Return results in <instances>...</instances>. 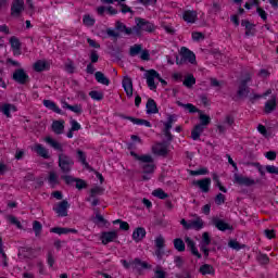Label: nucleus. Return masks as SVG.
Returning <instances> with one entry per match:
<instances>
[{"label":"nucleus","instance_id":"nucleus-42","mask_svg":"<svg viewBox=\"0 0 278 278\" xmlns=\"http://www.w3.org/2000/svg\"><path fill=\"white\" fill-rule=\"evenodd\" d=\"M10 45H11L12 49H14L15 51L21 50V40H18V38H16L14 36L11 37Z\"/></svg>","mask_w":278,"mask_h":278},{"label":"nucleus","instance_id":"nucleus-14","mask_svg":"<svg viewBox=\"0 0 278 278\" xmlns=\"http://www.w3.org/2000/svg\"><path fill=\"white\" fill-rule=\"evenodd\" d=\"M180 55L190 64H197V55L190 49L186 47L180 48Z\"/></svg>","mask_w":278,"mask_h":278},{"label":"nucleus","instance_id":"nucleus-27","mask_svg":"<svg viewBox=\"0 0 278 278\" xmlns=\"http://www.w3.org/2000/svg\"><path fill=\"white\" fill-rule=\"evenodd\" d=\"M43 105L48 110H51L52 112H55V114H64L58 104L51 100H43Z\"/></svg>","mask_w":278,"mask_h":278},{"label":"nucleus","instance_id":"nucleus-13","mask_svg":"<svg viewBox=\"0 0 278 278\" xmlns=\"http://www.w3.org/2000/svg\"><path fill=\"white\" fill-rule=\"evenodd\" d=\"M177 118L176 115H168L167 122L164 124V136L166 137L168 142L173 141V135L170 134V129H173V123H175V119Z\"/></svg>","mask_w":278,"mask_h":278},{"label":"nucleus","instance_id":"nucleus-50","mask_svg":"<svg viewBox=\"0 0 278 278\" xmlns=\"http://www.w3.org/2000/svg\"><path fill=\"white\" fill-rule=\"evenodd\" d=\"M61 179H64L65 184L67 186H73L77 181V178L71 176V175H63L61 176Z\"/></svg>","mask_w":278,"mask_h":278},{"label":"nucleus","instance_id":"nucleus-5","mask_svg":"<svg viewBox=\"0 0 278 278\" xmlns=\"http://www.w3.org/2000/svg\"><path fill=\"white\" fill-rule=\"evenodd\" d=\"M251 81V76H247L241 79L237 90L238 99H247L251 92V88L249 87V83Z\"/></svg>","mask_w":278,"mask_h":278},{"label":"nucleus","instance_id":"nucleus-21","mask_svg":"<svg viewBox=\"0 0 278 278\" xmlns=\"http://www.w3.org/2000/svg\"><path fill=\"white\" fill-rule=\"evenodd\" d=\"M146 236H147V230L142 227H138L132 232V240H135V242H142Z\"/></svg>","mask_w":278,"mask_h":278},{"label":"nucleus","instance_id":"nucleus-47","mask_svg":"<svg viewBox=\"0 0 278 278\" xmlns=\"http://www.w3.org/2000/svg\"><path fill=\"white\" fill-rule=\"evenodd\" d=\"M93 223L96 225H108V220L105 219V217H103V215H101L99 213L96 214Z\"/></svg>","mask_w":278,"mask_h":278},{"label":"nucleus","instance_id":"nucleus-18","mask_svg":"<svg viewBox=\"0 0 278 278\" xmlns=\"http://www.w3.org/2000/svg\"><path fill=\"white\" fill-rule=\"evenodd\" d=\"M116 238H118L116 231H106L101 235L102 244H110V242H114Z\"/></svg>","mask_w":278,"mask_h":278},{"label":"nucleus","instance_id":"nucleus-8","mask_svg":"<svg viewBox=\"0 0 278 278\" xmlns=\"http://www.w3.org/2000/svg\"><path fill=\"white\" fill-rule=\"evenodd\" d=\"M23 12H25V1L13 0L11 4V16H13V18H20Z\"/></svg>","mask_w":278,"mask_h":278},{"label":"nucleus","instance_id":"nucleus-22","mask_svg":"<svg viewBox=\"0 0 278 278\" xmlns=\"http://www.w3.org/2000/svg\"><path fill=\"white\" fill-rule=\"evenodd\" d=\"M152 153H154V155L165 157V155H168V148L162 143H157L152 148Z\"/></svg>","mask_w":278,"mask_h":278},{"label":"nucleus","instance_id":"nucleus-7","mask_svg":"<svg viewBox=\"0 0 278 278\" xmlns=\"http://www.w3.org/2000/svg\"><path fill=\"white\" fill-rule=\"evenodd\" d=\"M180 225H182L184 229L186 230L194 229L195 231H201V229H203L204 223L201 217H197L195 219L190 222H187L182 218L180 220Z\"/></svg>","mask_w":278,"mask_h":278},{"label":"nucleus","instance_id":"nucleus-1","mask_svg":"<svg viewBox=\"0 0 278 278\" xmlns=\"http://www.w3.org/2000/svg\"><path fill=\"white\" fill-rule=\"evenodd\" d=\"M45 142L47 144H50L54 151H59V168L61 169V173L64 175H68L73 170V166H75V161L73 160V156L64 153V147L62 143L55 141V139L51 137H46Z\"/></svg>","mask_w":278,"mask_h":278},{"label":"nucleus","instance_id":"nucleus-34","mask_svg":"<svg viewBox=\"0 0 278 278\" xmlns=\"http://www.w3.org/2000/svg\"><path fill=\"white\" fill-rule=\"evenodd\" d=\"M174 249H176L178 253H184V251H186V243L184 242V239L181 238L174 239Z\"/></svg>","mask_w":278,"mask_h":278},{"label":"nucleus","instance_id":"nucleus-12","mask_svg":"<svg viewBox=\"0 0 278 278\" xmlns=\"http://www.w3.org/2000/svg\"><path fill=\"white\" fill-rule=\"evenodd\" d=\"M122 86L124 88V91L126 92V96L131 99L134 97V80H131V77L124 76L122 80Z\"/></svg>","mask_w":278,"mask_h":278},{"label":"nucleus","instance_id":"nucleus-9","mask_svg":"<svg viewBox=\"0 0 278 278\" xmlns=\"http://www.w3.org/2000/svg\"><path fill=\"white\" fill-rule=\"evenodd\" d=\"M101 194H103V188L94 187L90 190V194L88 198H86V201L91 203L92 207H97V205H99V200L97 197H101Z\"/></svg>","mask_w":278,"mask_h":278},{"label":"nucleus","instance_id":"nucleus-52","mask_svg":"<svg viewBox=\"0 0 278 278\" xmlns=\"http://www.w3.org/2000/svg\"><path fill=\"white\" fill-rule=\"evenodd\" d=\"M48 181L51 186H58V174H55V172H50Z\"/></svg>","mask_w":278,"mask_h":278},{"label":"nucleus","instance_id":"nucleus-60","mask_svg":"<svg viewBox=\"0 0 278 278\" xmlns=\"http://www.w3.org/2000/svg\"><path fill=\"white\" fill-rule=\"evenodd\" d=\"M47 263L52 268L53 264H55V257H53V252L49 251L47 254Z\"/></svg>","mask_w":278,"mask_h":278},{"label":"nucleus","instance_id":"nucleus-51","mask_svg":"<svg viewBox=\"0 0 278 278\" xmlns=\"http://www.w3.org/2000/svg\"><path fill=\"white\" fill-rule=\"evenodd\" d=\"M51 233H58V236H63L67 233V228L53 227L50 229Z\"/></svg>","mask_w":278,"mask_h":278},{"label":"nucleus","instance_id":"nucleus-20","mask_svg":"<svg viewBox=\"0 0 278 278\" xmlns=\"http://www.w3.org/2000/svg\"><path fill=\"white\" fill-rule=\"evenodd\" d=\"M197 18H198L197 11L187 10V11H184V13H182V20L186 23L194 24V23H197Z\"/></svg>","mask_w":278,"mask_h":278},{"label":"nucleus","instance_id":"nucleus-10","mask_svg":"<svg viewBox=\"0 0 278 278\" xmlns=\"http://www.w3.org/2000/svg\"><path fill=\"white\" fill-rule=\"evenodd\" d=\"M68 207H71L68 201L63 200L53 207V212H55V214H58L59 217L64 218L68 216Z\"/></svg>","mask_w":278,"mask_h":278},{"label":"nucleus","instance_id":"nucleus-58","mask_svg":"<svg viewBox=\"0 0 278 278\" xmlns=\"http://www.w3.org/2000/svg\"><path fill=\"white\" fill-rule=\"evenodd\" d=\"M70 125H71L72 131H79V129H81V125L77 123L76 119H71Z\"/></svg>","mask_w":278,"mask_h":278},{"label":"nucleus","instance_id":"nucleus-29","mask_svg":"<svg viewBox=\"0 0 278 278\" xmlns=\"http://www.w3.org/2000/svg\"><path fill=\"white\" fill-rule=\"evenodd\" d=\"M34 151H36L40 157H43V160H49V150H47V148H45L42 144L37 143Z\"/></svg>","mask_w":278,"mask_h":278},{"label":"nucleus","instance_id":"nucleus-39","mask_svg":"<svg viewBox=\"0 0 278 278\" xmlns=\"http://www.w3.org/2000/svg\"><path fill=\"white\" fill-rule=\"evenodd\" d=\"M210 123H212V118L210 117V115L200 113V124L198 125H201V127H206V125H210Z\"/></svg>","mask_w":278,"mask_h":278},{"label":"nucleus","instance_id":"nucleus-57","mask_svg":"<svg viewBox=\"0 0 278 278\" xmlns=\"http://www.w3.org/2000/svg\"><path fill=\"white\" fill-rule=\"evenodd\" d=\"M265 170L269 173V175H278V167L275 165H266Z\"/></svg>","mask_w":278,"mask_h":278},{"label":"nucleus","instance_id":"nucleus-53","mask_svg":"<svg viewBox=\"0 0 278 278\" xmlns=\"http://www.w3.org/2000/svg\"><path fill=\"white\" fill-rule=\"evenodd\" d=\"M228 247H230V249H233L235 251H240V249H244V245H240V242H238L237 240H230L228 242Z\"/></svg>","mask_w":278,"mask_h":278},{"label":"nucleus","instance_id":"nucleus-4","mask_svg":"<svg viewBox=\"0 0 278 278\" xmlns=\"http://www.w3.org/2000/svg\"><path fill=\"white\" fill-rule=\"evenodd\" d=\"M144 75H146L147 84L150 90L157 89V85H155V79H157L162 84V86L168 85V83L164 80L163 77L160 76V73H157V71L155 70H150Z\"/></svg>","mask_w":278,"mask_h":278},{"label":"nucleus","instance_id":"nucleus-31","mask_svg":"<svg viewBox=\"0 0 278 278\" xmlns=\"http://www.w3.org/2000/svg\"><path fill=\"white\" fill-rule=\"evenodd\" d=\"M52 130L58 136H60L61 134H64V121H54L52 123Z\"/></svg>","mask_w":278,"mask_h":278},{"label":"nucleus","instance_id":"nucleus-44","mask_svg":"<svg viewBox=\"0 0 278 278\" xmlns=\"http://www.w3.org/2000/svg\"><path fill=\"white\" fill-rule=\"evenodd\" d=\"M68 110L71 112H74V114H77L78 116L84 113V108L81 106V104L71 105L68 106Z\"/></svg>","mask_w":278,"mask_h":278},{"label":"nucleus","instance_id":"nucleus-56","mask_svg":"<svg viewBox=\"0 0 278 278\" xmlns=\"http://www.w3.org/2000/svg\"><path fill=\"white\" fill-rule=\"evenodd\" d=\"M75 184H76L77 190H84V188H88V184L84 179L76 178V182Z\"/></svg>","mask_w":278,"mask_h":278},{"label":"nucleus","instance_id":"nucleus-35","mask_svg":"<svg viewBox=\"0 0 278 278\" xmlns=\"http://www.w3.org/2000/svg\"><path fill=\"white\" fill-rule=\"evenodd\" d=\"M77 161L85 166V168H90V164H88V161H86V152L81 150L76 151Z\"/></svg>","mask_w":278,"mask_h":278},{"label":"nucleus","instance_id":"nucleus-16","mask_svg":"<svg viewBox=\"0 0 278 278\" xmlns=\"http://www.w3.org/2000/svg\"><path fill=\"white\" fill-rule=\"evenodd\" d=\"M185 242L187 244V249H189L192 255L198 257V260H201V253H199V249H197V243L194 240H192L190 237H186Z\"/></svg>","mask_w":278,"mask_h":278},{"label":"nucleus","instance_id":"nucleus-3","mask_svg":"<svg viewBox=\"0 0 278 278\" xmlns=\"http://www.w3.org/2000/svg\"><path fill=\"white\" fill-rule=\"evenodd\" d=\"M142 31H148L152 34L155 31V25L144 18H136V26H134V33L136 36H141Z\"/></svg>","mask_w":278,"mask_h":278},{"label":"nucleus","instance_id":"nucleus-36","mask_svg":"<svg viewBox=\"0 0 278 278\" xmlns=\"http://www.w3.org/2000/svg\"><path fill=\"white\" fill-rule=\"evenodd\" d=\"M182 84L186 88H192V86L197 84V78H194V75L189 74L185 77V80Z\"/></svg>","mask_w":278,"mask_h":278},{"label":"nucleus","instance_id":"nucleus-48","mask_svg":"<svg viewBox=\"0 0 278 278\" xmlns=\"http://www.w3.org/2000/svg\"><path fill=\"white\" fill-rule=\"evenodd\" d=\"M8 220L11 223V225H15L17 229H23V225L16 217H14V215H9Z\"/></svg>","mask_w":278,"mask_h":278},{"label":"nucleus","instance_id":"nucleus-59","mask_svg":"<svg viewBox=\"0 0 278 278\" xmlns=\"http://www.w3.org/2000/svg\"><path fill=\"white\" fill-rule=\"evenodd\" d=\"M118 5H121V8H122V10H121L122 14H127L128 12L130 14H134V11L127 4H125L123 2H118Z\"/></svg>","mask_w":278,"mask_h":278},{"label":"nucleus","instance_id":"nucleus-28","mask_svg":"<svg viewBox=\"0 0 278 278\" xmlns=\"http://www.w3.org/2000/svg\"><path fill=\"white\" fill-rule=\"evenodd\" d=\"M176 103L179 108H184V110H186L189 114H197V112H201L192 103L184 104L181 101H177Z\"/></svg>","mask_w":278,"mask_h":278},{"label":"nucleus","instance_id":"nucleus-62","mask_svg":"<svg viewBox=\"0 0 278 278\" xmlns=\"http://www.w3.org/2000/svg\"><path fill=\"white\" fill-rule=\"evenodd\" d=\"M215 203H216V205H223V203H225V194L218 193L215 197Z\"/></svg>","mask_w":278,"mask_h":278},{"label":"nucleus","instance_id":"nucleus-46","mask_svg":"<svg viewBox=\"0 0 278 278\" xmlns=\"http://www.w3.org/2000/svg\"><path fill=\"white\" fill-rule=\"evenodd\" d=\"M33 230L35 231V236H40V233H42V224H40L38 220H35L33 223Z\"/></svg>","mask_w":278,"mask_h":278},{"label":"nucleus","instance_id":"nucleus-55","mask_svg":"<svg viewBox=\"0 0 278 278\" xmlns=\"http://www.w3.org/2000/svg\"><path fill=\"white\" fill-rule=\"evenodd\" d=\"M83 23L87 27H92L94 25V18H92L90 15H85L83 18Z\"/></svg>","mask_w":278,"mask_h":278},{"label":"nucleus","instance_id":"nucleus-63","mask_svg":"<svg viewBox=\"0 0 278 278\" xmlns=\"http://www.w3.org/2000/svg\"><path fill=\"white\" fill-rule=\"evenodd\" d=\"M90 60H91V64H97V62H99V53H97L96 50L91 51Z\"/></svg>","mask_w":278,"mask_h":278},{"label":"nucleus","instance_id":"nucleus-61","mask_svg":"<svg viewBox=\"0 0 278 278\" xmlns=\"http://www.w3.org/2000/svg\"><path fill=\"white\" fill-rule=\"evenodd\" d=\"M111 56L115 60H121V48H113L111 51Z\"/></svg>","mask_w":278,"mask_h":278},{"label":"nucleus","instance_id":"nucleus-54","mask_svg":"<svg viewBox=\"0 0 278 278\" xmlns=\"http://www.w3.org/2000/svg\"><path fill=\"white\" fill-rule=\"evenodd\" d=\"M211 243H212V239L210 238V232H203L202 241L200 244L210 247Z\"/></svg>","mask_w":278,"mask_h":278},{"label":"nucleus","instance_id":"nucleus-32","mask_svg":"<svg viewBox=\"0 0 278 278\" xmlns=\"http://www.w3.org/2000/svg\"><path fill=\"white\" fill-rule=\"evenodd\" d=\"M94 77L98 84H102L103 86H110V78H106L103 72H96Z\"/></svg>","mask_w":278,"mask_h":278},{"label":"nucleus","instance_id":"nucleus-38","mask_svg":"<svg viewBox=\"0 0 278 278\" xmlns=\"http://www.w3.org/2000/svg\"><path fill=\"white\" fill-rule=\"evenodd\" d=\"M46 68H47L46 61L39 60L34 64V71H36V73H42V71H46Z\"/></svg>","mask_w":278,"mask_h":278},{"label":"nucleus","instance_id":"nucleus-43","mask_svg":"<svg viewBox=\"0 0 278 278\" xmlns=\"http://www.w3.org/2000/svg\"><path fill=\"white\" fill-rule=\"evenodd\" d=\"M89 97H91L93 101H103V92L101 91H97V90L90 91Z\"/></svg>","mask_w":278,"mask_h":278},{"label":"nucleus","instance_id":"nucleus-15","mask_svg":"<svg viewBox=\"0 0 278 278\" xmlns=\"http://www.w3.org/2000/svg\"><path fill=\"white\" fill-rule=\"evenodd\" d=\"M194 186H198L202 192H210V187L212 186V178H203L193 181Z\"/></svg>","mask_w":278,"mask_h":278},{"label":"nucleus","instance_id":"nucleus-25","mask_svg":"<svg viewBox=\"0 0 278 278\" xmlns=\"http://www.w3.org/2000/svg\"><path fill=\"white\" fill-rule=\"evenodd\" d=\"M275 110H277V98H271L265 103L264 112L265 114H271Z\"/></svg>","mask_w":278,"mask_h":278},{"label":"nucleus","instance_id":"nucleus-37","mask_svg":"<svg viewBox=\"0 0 278 278\" xmlns=\"http://www.w3.org/2000/svg\"><path fill=\"white\" fill-rule=\"evenodd\" d=\"M199 273H201V275H214V266L204 264L200 267Z\"/></svg>","mask_w":278,"mask_h":278},{"label":"nucleus","instance_id":"nucleus-2","mask_svg":"<svg viewBox=\"0 0 278 278\" xmlns=\"http://www.w3.org/2000/svg\"><path fill=\"white\" fill-rule=\"evenodd\" d=\"M130 155L138 162H141L143 173L142 179L143 181H149L151 179V175L155 173V163H153V156L150 154L138 155V153L135 151H131Z\"/></svg>","mask_w":278,"mask_h":278},{"label":"nucleus","instance_id":"nucleus-6","mask_svg":"<svg viewBox=\"0 0 278 278\" xmlns=\"http://www.w3.org/2000/svg\"><path fill=\"white\" fill-rule=\"evenodd\" d=\"M12 79L15 84H20V86H25L30 81L29 75L23 68L15 70Z\"/></svg>","mask_w":278,"mask_h":278},{"label":"nucleus","instance_id":"nucleus-40","mask_svg":"<svg viewBox=\"0 0 278 278\" xmlns=\"http://www.w3.org/2000/svg\"><path fill=\"white\" fill-rule=\"evenodd\" d=\"M141 51H142V46L141 45H135V46L130 47L129 55L131 58H136V55H138Z\"/></svg>","mask_w":278,"mask_h":278},{"label":"nucleus","instance_id":"nucleus-17","mask_svg":"<svg viewBox=\"0 0 278 278\" xmlns=\"http://www.w3.org/2000/svg\"><path fill=\"white\" fill-rule=\"evenodd\" d=\"M213 225L216 227V229H218L219 231H231L233 230V227L227 223H225V220L219 219V218H215L213 219Z\"/></svg>","mask_w":278,"mask_h":278},{"label":"nucleus","instance_id":"nucleus-24","mask_svg":"<svg viewBox=\"0 0 278 278\" xmlns=\"http://www.w3.org/2000/svg\"><path fill=\"white\" fill-rule=\"evenodd\" d=\"M241 26L245 27V36H255V25L251 24L249 20H242Z\"/></svg>","mask_w":278,"mask_h":278},{"label":"nucleus","instance_id":"nucleus-19","mask_svg":"<svg viewBox=\"0 0 278 278\" xmlns=\"http://www.w3.org/2000/svg\"><path fill=\"white\" fill-rule=\"evenodd\" d=\"M18 109L14 104L5 103L0 108V112L7 116V118H12V113L10 112H17Z\"/></svg>","mask_w":278,"mask_h":278},{"label":"nucleus","instance_id":"nucleus-23","mask_svg":"<svg viewBox=\"0 0 278 278\" xmlns=\"http://www.w3.org/2000/svg\"><path fill=\"white\" fill-rule=\"evenodd\" d=\"M132 270H143L144 268H151L149 263L142 262L140 258L131 260Z\"/></svg>","mask_w":278,"mask_h":278},{"label":"nucleus","instance_id":"nucleus-33","mask_svg":"<svg viewBox=\"0 0 278 278\" xmlns=\"http://www.w3.org/2000/svg\"><path fill=\"white\" fill-rule=\"evenodd\" d=\"M204 127L201 125H195L194 128L191 130V138L192 140H199L201 138V134L204 131Z\"/></svg>","mask_w":278,"mask_h":278},{"label":"nucleus","instance_id":"nucleus-64","mask_svg":"<svg viewBox=\"0 0 278 278\" xmlns=\"http://www.w3.org/2000/svg\"><path fill=\"white\" fill-rule=\"evenodd\" d=\"M154 278H166V271H164L162 269L155 270Z\"/></svg>","mask_w":278,"mask_h":278},{"label":"nucleus","instance_id":"nucleus-49","mask_svg":"<svg viewBox=\"0 0 278 278\" xmlns=\"http://www.w3.org/2000/svg\"><path fill=\"white\" fill-rule=\"evenodd\" d=\"M152 194L157 199H168V193L164 192L162 189L154 190Z\"/></svg>","mask_w":278,"mask_h":278},{"label":"nucleus","instance_id":"nucleus-30","mask_svg":"<svg viewBox=\"0 0 278 278\" xmlns=\"http://www.w3.org/2000/svg\"><path fill=\"white\" fill-rule=\"evenodd\" d=\"M126 121H130L134 125H144V127H151V122L147 119L136 118L131 116H125Z\"/></svg>","mask_w":278,"mask_h":278},{"label":"nucleus","instance_id":"nucleus-41","mask_svg":"<svg viewBox=\"0 0 278 278\" xmlns=\"http://www.w3.org/2000/svg\"><path fill=\"white\" fill-rule=\"evenodd\" d=\"M113 225H119V229H122V231H129V224L127 222H123V219L114 220Z\"/></svg>","mask_w":278,"mask_h":278},{"label":"nucleus","instance_id":"nucleus-26","mask_svg":"<svg viewBox=\"0 0 278 278\" xmlns=\"http://www.w3.org/2000/svg\"><path fill=\"white\" fill-rule=\"evenodd\" d=\"M146 108H147V114H157V112H160V110L157 109V103H155V100L151 98L148 99Z\"/></svg>","mask_w":278,"mask_h":278},{"label":"nucleus","instance_id":"nucleus-45","mask_svg":"<svg viewBox=\"0 0 278 278\" xmlns=\"http://www.w3.org/2000/svg\"><path fill=\"white\" fill-rule=\"evenodd\" d=\"M166 240H164V237L160 235L155 238L154 244L156 249H164Z\"/></svg>","mask_w":278,"mask_h":278},{"label":"nucleus","instance_id":"nucleus-11","mask_svg":"<svg viewBox=\"0 0 278 278\" xmlns=\"http://www.w3.org/2000/svg\"><path fill=\"white\" fill-rule=\"evenodd\" d=\"M233 184H238V186L251 187V186H255V180L247 176H242L240 174H235Z\"/></svg>","mask_w":278,"mask_h":278}]
</instances>
